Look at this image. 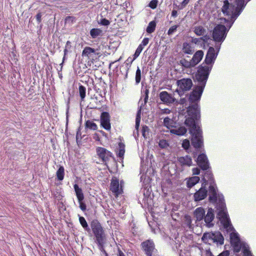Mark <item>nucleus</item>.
Here are the masks:
<instances>
[{
	"label": "nucleus",
	"mask_w": 256,
	"mask_h": 256,
	"mask_svg": "<svg viewBox=\"0 0 256 256\" xmlns=\"http://www.w3.org/2000/svg\"><path fill=\"white\" fill-rule=\"evenodd\" d=\"M194 32L197 36H203L206 32V30L202 26H196L194 28Z\"/></svg>",
	"instance_id": "nucleus-32"
},
{
	"label": "nucleus",
	"mask_w": 256,
	"mask_h": 256,
	"mask_svg": "<svg viewBox=\"0 0 256 256\" xmlns=\"http://www.w3.org/2000/svg\"><path fill=\"white\" fill-rule=\"evenodd\" d=\"M208 195V190L205 188L204 183L202 184V188L194 194V199L196 202L202 200L204 199Z\"/></svg>",
	"instance_id": "nucleus-16"
},
{
	"label": "nucleus",
	"mask_w": 256,
	"mask_h": 256,
	"mask_svg": "<svg viewBox=\"0 0 256 256\" xmlns=\"http://www.w3.org/2000/svg\"><path fill=\"white\" fill-rule=\"evenodd\" d=\"M170 231L171 233L170 236H172L173 238L176 239V228L175 226L173 224H171L170 228Z\"/></svg>",
	"instance_id": "nucleus-38"
},
{
	"label": "nucleus",
	"mask_w": 256,
	"mask_h": 256,
	"mask_svg": "<svg viewBox=\"0 0 256 256\" xmlns=\"http://www.w3.org/2000/svg\"><path fill=\"white\" fill-rule=\"evenodd\" d=\"M79 222L81 224V226H82V228L86 231L88 232L90 230V228L88 227V223L85 220L84 218L82 216H80L79 217Z\"/></svg>",
	"instance_id": "nucleus-34"
},
{
	"label": "nucleus",
	"mask_w": 256,
	"mask_h": 256,
	"mask_svg": "<svg viewBox=\"0 0 256 256\" xmlns=\"http://www.w3.org/2000/svg\"><path fill=\"white\" fill-rule=\"evenodd\" d=\"M246 3L244 0H236V8L238 12L237 14H236V16H238L240 14L244 6H246Z\"/></svg>",
	"instance_id": "nucleus-25"
},
{
	"label": "nucleus",
	"mask_w": 256,
	"mask_h": 256,
	"mask_svg": "<svg viewBox=\"0 0 256 256\" xmlns=\"http://www.w3.org/2000/svg\"><path fill=\"white\" fill-rule=\"evenodd\" d=\"M144 96H148V94H149V90H148V89H146L144 92Z\"/></svg>",
	"instance_id": "nucleus-59"
},
{
	"label": "nucleus",
	"mask_w": 256,
	"mask_h": 256,
	"mask_svg": "<svg viewBox=\"0 0 256 256\" xmlns=\"http://www.w3.org/2000/svg\"><path fill=\"white\" fill-rule=\"evenodd\" d=\"M170 132L174 134H176V129H172V130H170Z\"/></svg>",
	"instance_id": "nucleus-60"
},
{
	"label": "nucleus",
	"mask_w": 256,
	"mask_h": 256,
	"mask_svg": "<svg viewBox=\"0 0 256 256\" xmlns=\"http://www.w3.org/2000/svg\"><path fill=\"white\" fill-rule=\"evenodd\" d=\"M214 210L212 208H208L206 216H204V222L206 224V226L210 228L214 226L212 221L214 219Z\"/></svg>",
	"instance_id": "nucleus-17"
},
{
	"label": "nucleus",
	"mask_w": 256,
	"mask_h": 256,
	"mask_svg": "<svg viewBox=\"0 0 256 256\" xmlns=\"http://www.w3.org/2000/svg\"><path fill=\"white\" fill-rule=\"evenodd\" d=\"M203 180L204 183L209 182V200L212 202H216V208L218 205L220 203V198H222V202H224V198L222 195H220L217 193V187L214 182L213 176L210 170L206 171L204 175ZM206 184H204L206 186Z\"/></svg>",
	"instance_id": "nucleus-3"
},
{
	"label": "nucleus",
	"mask_w": 256,
	"mask_h": 256,
	"mask_svg": "<svg viewBox=\"0 0 256 256\" xmlns=\"http://www.w3.org/2000/svg\"><path fill=\"white\" fill-rule=\"evenodd\" d=\"M148 96H144V102L145 104H146L148 102Z\"/></svg>",
	"instance_id": "nucleus-57"
},
{
	"label": "nucleus",
	"mask_w": 256,
	"mask_h": 256,
	"mask_svg": "<svg viewBox=\"0 0 256 256\" xmlns=\"http://www.w3.org/2000/svg\"><path fill=\"white\" fill-rule=\"evenodd\" d=\"M149 40V38H144L140 45L144 48L148 44Z\"/></svg>",
	"instance_id": "nucleus-47"
},
{
	"label": "nucleus",
	"mask_w": 256,
	"mask_h": 256,
	"mask_svg": "<svg viewBox=\"0 0 256 256\" xmlns=\"http://www.w3.org/2000/svg\"><path fill=\"white\" fill-rule=\"evenodd\" d=\"M56 176L58 180L62 181L64 180V166H60L56 172Z\"/></svg>",
	"instance_id": "nucleus-28"
},
{
	"label": "nucleus",
	"mask_w": 256,
	"mask_h": 256,
	"mask_svg": "<svg viewBox=\"0 0 256 256\" xmlns=\"http://www.w3.org/2000/svg\"><path fill=\"white\" fill-rule=\"evenodd\" d=\"M172 16H176V10H174V8L172 12Z\"/></svg>",
	"instance_id": "nucleus-56"
},
{
	"label": "nucleus",
	"mask_w": 256,
	"mask_h": 256,
	"mask_svg": "<svg viewBox=\"0 0 256 256\" xmlns=\"http://www.w3.org/2000/svg\"><path fill=\"white\" fill-rule=\"evenodd\" d=\"M178 160L182 166H190L192 164V158L188 156L180 157Z\"/></svg>",
	"instance_id": "nucleus-20"
},
{
	"label": "nucleus",
	"mask_w": 256,
	"mask_h": 256,
	"mask_svg": "<svg viewBox=\"0 0 256 256\" xmlns=\"http://www.w3.org/2000/svg\"><path fill=\"white\" fill-rule=\"evenodd\" d=\"M230 252L228 250H225L221 252L218 256H229Z\"/></svg>",
	"instance_id": "nucleus-50"
},
{
	"label": "nucleus",
	"mask_w": 256,
	"mask_h": 256,
	"mask_svg": "<svg viewBox=\"0 0 256 256\" xmlns=\"http://www.w3.org/2000/svg\"><path fill=\"white\" fill-rule=\"evenodd\" d=\"M158 145L162 148H166L168 146V144L166 140H160L159 142Z\"/></svg>",
	"instance_id": "nucleus-40"
},
{
	"label": "nucleus",
	"mask_w": 256,
	"mask_h": 256,
	"mask_svg": "<svg viewBox=\"0 0 256 256\" xmlns=\"http://www.w3.org/2000/svg\"><path fill=\"white\" fill-rule=\"evenodd\" d=\"M100 126L104 130L109 131L111 129L110 116L108 112H102L100 116Z\"/></svg>",
	"instance_id": "nucleus-13"
},
{
	"label": "nucleus",
	"mask_w": 256,
	"mask_h": 256,
	"mask_svg": "<svg viewBox=\"0 0 256 256\" xmlns=\"http://www.w3.org/2000/svg\"><path fill=\"white\" fill-rule=\"evenodd\" d=\"M197 164L202 170H207L209 168V163L206 154H202L197 158Z\"/></svg>",
	"instance_id": "nucleus-15"
},
{
	"label": "nucleus",
	"mask_w": 256,
	"mask_h": 256,
	"mask_svg": "<svg viewBox=\"0 0 256 256\" xmlns=\"http://www.w3.org/2000/svg\"><path fill=\"white\" fill-rule=\"evenodd\" d=\"M68 52V50L66 48H64V56Z\"/></svg>",
	"instance_id": "nucleus-61"
},
{
	"label": "nucleus",
	"mask_w": 256,
	"mask_h": 256,
	"mask_svg": "<svg viewBox=\"0 0 256 256\" xmlns=\"http://www.w3.org/2000/svg\"><path fill=\"white\" fill-rule=\"evenodd\" d=\"M176 30V25L175 26H171L168 32V36H170L171 34H172Z\"/></svg>",
	"instance_id": "nucleus-46"
},
{
	"label": "nucleus",
	"mask_w": 256,
	"mask_h": 256,
	"mask_svg": "<svg viewBox=\"0 0 256 256\" xmlns=\"http://www.w3.org/2000/svg\"><path fill=\"white\" fill-rule=\"evenodd\" d=\"M205 214V211L202 208L200 207L196 209L194 212V215L197 220H201L203 219Z\"/></svg>",
	"instance_id": "nucleus-24"
},
{
	"label": "nucleus",
	"mask_w": 256,
	"mask_h": 256,
	"mask_svg": "<svg viewBox=\"0 0 256 256\" xmlns=\"http://www.w3.org/2000/svg\"><path fill=\"white\" fill-rule=\"evenodd\" d=\"M141 80V71L139 68H138L136 74V82L138 84Z\"/></svg>",
	"instance_id": "nucleus-37"
},
{
	"label": "nucleus",
	"mask_w": 256,
	"mask_h": 256,
	"mask_svg": "<svg viewBox=\"0 0 256 256\" xmlns=\"http://www.w3.org/2000/svg\"><path fill=\"white\" fill-rule=\"evenodd\" d=\"M42 13L40 12L37 14L36 15V19L38 23L42 22Z\"/></svg>",
	"instance_id": "nucleus-49"
},
{
	"label": "nucleus",
	"mask_w": 256,
	"mask_h": 256,
	"mask_svg": "<svg viewBox=\"0 0 256 256\" xmlns=\"http://www.w3.org/2000/svg\"><path fill=\"white\" fill-rule=\"evenodd\" d=\"M220 203L218 205L217 217L223 225L224 228L230 233V238L234 251L238 252L242 250L244 256H253L250 250L249 246L246 244L242 243L240 239L238 234L234 232L230 219L228 214L225 202H222V198H220Z\"/></svg>",
	"instance_id": "nucleus-2"
},
{
	"label": "nucleus",
	"mask_w": 256,
	"mask_h": 256,
	"mask_svg": "<svg viewBox=\"0 0 256 256\" xmlns=\"http://www.w3.org/2000/svg\"><path fill=\"white\" fill-rule=\"evenodd\" d=\"M100 47L94 48L90 46H86L82 54V56L88 60L87 64L90 66L95 62H98L100 58L103 56V53L100 52Z\"/></svg>",
	"instance_id": "nucleus-5"
},
{
	"label": "nucleus",
	"mask_w": 256,
	"mask_h": 256,
	"mask_svg": "<svg viewBox=\"0 0 256 256\" xmlns=\"http://www.w3.org/2000/svg\"><path fill=\"white\" fill-rule=\"evenodd\" d=\"M144 48L141 46L139 45L136 48L134 54V58L133 59L130 61L131 62H132L134 60H136L140 54L142 52V50H143Z\"/></svg>",
	"instance_id": "nucleus-35"
},
{
	"label": "nucleus",
	"mask_w": 256,
	"mask_h": 256,
	"mask_svg": "<svg viewBox=\"0 0 256 256\" xmlns=\"http://www.w3.org/2000/svg\"><path fill=\"white\" fill-rule=\"evenodd\" d=\"M156 21L152 20L149 22L148 26L146 28V32L148 34H152L154 32L156 28Z\"/></svg>",
	"instance_id": "nucleus-30"
},
{
	"label": "nucleus",
	"mask_w": 256,
	"mask_h": 256,
	"mask_svg": "<svg viewBox=\"0 0 256 256\" xmlns=\"http://www.w3.org/2000/svg\"><path fill=\"white\" fill-rule=\"evenodd\" d=\"M140 118L138 117V116H137L136 119V128H138L140 126Z\"/></svg>",
	"instance_id": "nucleus-51"
},
{
	"label": "nucleus",
	"mask_w": 256,
	"mask_h": 256,
	"mask_svg": "<svg viewBox=\"0 0 256 256\" xmlns=\"http://www.w3.org/2000/svg\"><path fill=\"white\" fill-rule=\"evenodd\" d=\"M192 172H193V174H200V169L198 168H194L192 169Z\"/></svg>",
	"instance_id": "nucleus-54"
},
{
	"label": "nucleus",
	"mask_w": 256,
	"mask_h": 256,
	"mask_svg": "<svg viewBox=\"0 0 256 256\" xmlns=\"http://www.w3.org/2000/svg\"><path fill=\"white\" fill-rule=\"evenodd\" d=\"M202 240L210 244L212 243H216L217 244L222 245L224 244V238L220 232H216L204 233L202 237Z\"/></svg>",
	"instance_id": "nucleus-7"
},
{
	"label": "nucleus",
	"mask_w": 256,
	"mask_h": 256,
	"mask_svg": "<svg viewBox=\"0 0 256 256\" xmlns=\"http://www.w3.org/2000/svg\"><path fill=\"white\" fill-rule=\"evenodd\" d=\"M203 56L204 52L202 50H198L195 53L191 60L193 66H195L201 60Z\"/></svg>",
	"instance_id": "nucleus-19"
},
{
	"label": "nucleus",
	"mask_w": 256,
	"mask_h": 256,
	"mask_svg": "<svg viewBox=\"0 0 256 256\" xmlns=\"http://www.w3.org/2000/svg\"><path fill=\"white\" fill-rule=\"evenodd\" d=\"M125 153V150H118L117 153V156L120 158H123Z\"/></svg>",
	"instance_id": "nucleus-48"
},
{
	"label": "nucleus",
	"mask_w": 256,
	"mask_h": 256,
	"mask_svg": "<svg viewBox=\"0 0 256 256\" xmlns=\"http://www.w3.org/2000/svg\"><path fill=\"white\" fill-rule=\"evenodd\" d=\"M141 245L146 254L147 256H152V252L155 248L154 242L148 240L142 242Z\"/></svg>",
	"instance_id": "nucleus-14"
},
{
	"label": "nucleus",
	"mask_w": 256,
	"mask_h": 256,
	"mask_svg": "<svg viewBox=\"0 0 256 256\" xmlns=\"http://www.w3.org/2000/svg\"><path fill=\"white\" fill-rule=\"evenodd\" d=\"M117 256H125L124 254L122 252V250L120 248H118Z\"/></svg>",
	"instance_id": "nucleus-53"
},
{
	"label": "nucleus",
	"mask_w": 256,
	"mask_h": 256,
	"mask_svg": "<svg viewBox=\"0 0 256 256\" xmlns=\"http://www.w3.org/2000/svg\"><path fill=\"white\" fill-rule=\"evenodd\" d=\"M72 18V16H67V17L66 18V20H68V19H70V18Z\"/></svg>",
	"instance_id": "nucleus-63"
},
{
	"label": "nucleus",
	"mask_w": 256,
	"mask_h": 256,
	"mask_svg": "<svg viewBox=\"0 0 256 256\" xmlns=\"http://www.w3.org/2000/svg\"><path fill=\"white\" fill-rule=\"evenodd\" d=\"M100 24L102 26H107L110 24V22L108 20L104 18L100 20Z\"/></svg>",
	"instance_id": "nucleus-44"
},
{
	"label": "nucleus",
	"mask_w": 256,
	"mask_h": 256,
	"mask_svg": "<svg viewBox=\"0 0 256 256\" xmlns=\"http://www.w3.org/2000/svg\"><path fill=\"white\" fill-rule=\"evenodd\" d=\"M132 60H131V58H128V60H127V61H128V62H130V63H132V62H130V61H131Z\"/></svg>",
	"instance_id": "nucleus-64"
},
{
	"label": "nucleus",
	"mask_w": 256,
	"mask_h": 256,
	"mask_svg": "<svg viewBox=\"0 0 256 256\" xmlns=\"http://www.w3.org/2000/svg\"><path fill=\"white\" fill-rule=\"evenodd\" d=\"M118 150H125V145L123 142L118 143Z\"/></svg>",
	"instance_id": "nucleus-52"
},
{
	"label": "nucleus",
	"mask_w": 256,
	"mask_h": 256,
	"mask_svg": "<svg viewBox=\"0 0 256 256\" xmlns=\"http://www.w3.org/2000/svg\"><path fill=\"white\" fill-rule=\"evenodd\" d=\"M124 185V182L123 180H121L120 182L118 178L116 176L112 178L110 183V190L116 198H118L123 194Z\"/></svg>",
	"instance_id": "nucleus-8"
},
{
	"label": "nucleus",
	"mask_w": 256,
	"mask_h": 256,
	"mask_svg": "<svg viewBox=\"0 0 256 256\" xmlns=\"http://www.w3.org/2000/svg\"><path fill=\"white\" fill-rule=\"evenodd\" d=\"M206 256H214L212 254L211 252L207 251L206 252Z\"/></svg>",
	"instance_id": "nucleus-58"
},
{
	"label": "nucleus",
	"mask_w": 256,
	"mask_h": 256,
	"mask_svg": "<svg viewBox=\"0 0 256 256\" xmlns=\"http://www.w3.org/2000/svg\"><path fill=\"white\" fill-rule=\"evenodd\" d=\"M90 225L92 233L96 238V243L101 250H104V244L106 240V234L104 228L96 219L93 220Z\"/></svg>",
	"instance_id": "nucleus-4"
},
{
	"label": "nucleus",
	"mask_w": 256,
	"mask_h": 256,
	"mask_svg": "<svg viewBox=\"0 0 256 256\" xmlns=\"http://www.w3.org/2000/svg\"><path fill=\"white\" fill-rule=\"evenodd\" d=\"M85 126L86 128L94 130H96L98 128V126L96 124L90 120H88L86 122Z\"/></svg>",
	"instance_id": "nucleus-33"
},
{
	"label": "nucleus",
	"mask_w": 256,
	"mask_h": 256,
	"mask_svg": "<svg viewBox=\"0 0 256 256\" xmlns=\"http://www.w3.org/2000/svg\"><path fill=\"white\" fill-rule=\"evenodd\" d=\"M191 223L192 220L190 216L188 215H186L184 216L182 224V226L186 230H188V229L191 228Z\"/></svg>",
	"instance_id": "nucleus-26"
},
{
	"label": "nucleus",
	"mask_w": 256,
	"mask_h": 256,
	"mask_svg": "<svg viewBox=\"0 0 256 256\" xmlns=\"http://www.w3.org/2000/svg\"><path fill=\"white\" fill-rule=\"evenodd\" d=\"M189 146H190V141L187 139L184 140V141L182 143V147L184 150H186L188 148Z\"/></svg>",
	"instance_id": "nucleus-43"
},
{
	"label": "nucleus",
	"mask_w": 256,
	"mask_h": 256,
	"mask_svg": "<svg viewBox=\"0 0 256 256\" xmlns=\"http://www.w3.org/2000/svg\"><path fill=\"white\" fill-rule=\"evenodd\" d=\"M70 41H67L66 43V47L68 46V45H70Z\"/></svg>",
	"instance_id": "nucleus-62"
},
{
	"label": "nucleus",
	"mask_w": 256,
	"mask_h": 256,
	"mask_svg": "<svg viewBox=\"0 0 256 256\" xmlns=\"http://www.w3.org/2000/svg\"><path fill=\"white\" fill-rule=\"evenodd\" d=\"M212 66H201L196 75V80L199 82L188 97L189 106H187L186 98H181L179 104L184 106L185 109L179 107L178 116L185 115V124L189 128L192 134V143L196 148H201L203 146L202 131L198 126L200 119V108L198 103L200 101L204 89L205 87Z\"/></svg>",
	"instance_id": "nucleus-1"
},
{
	"label": "nucleus",
	"mask_w": 256,
	"mask_h": 256,
	"mask_svg": "<svg viewBox=\"0 0 256 256\" xmlns=\"http://www.w3.org/2000/svg\"><path fill=\"white\" fill-rule=\"evenodd\" d=\"M216 48L217 50L216 52L213 47H210L208 48L205 58V62L206 64H212L214 63L220 49V45L216 46Z\"/></svg>",
	"instance_id": "nucleus-12"
},
{
	"label": "nucleus",
	"mask_w": 256,
	"mask_h": 256,
	"mask_svg": "<svg viewBox=\"0 0 256 256\" xmlns=\"http://www.w3.org/2000/svg\"><path fill=\"white\" fill-rule=\"evenodd\" d=\"M158 0H152L149 3L148 6L152 9H154L156 8L158 4Z\"/></svg>",
	"instance_id": "nucleus-42"
},
{
	"label": "nucleus",
	"mask_w": 256,
	"mask_h": 256,
	"mask_svg": "<svg viewBox=\"0 0 256 256\" xmlns=\"http://www.w3.org/2000/svg\"><path fill=\"white\" fill-rule=\"evenodd\" d=\"M186 132L187 130L184 126H180L177 128V136L184 135Z\"/></svg>",
	"instance_id": "nucleus-36"
},
{
	"label": "nucleus",
	"mask_w": 256,
	"mask_h": 256,
	"mask_svg": "<svg viewBox=\"0 0 256 256\" xmlns=\"http://www.w3.org/2000/svg\"><path fill=\"white\" fill-rule=\"evenodd\" d=\"M182 50L186 54H192L194 52V48L192 46V44L184 42L182 45Z\"/></svg>",
	"instance_id": "nucleus-21"
},
{
	"label": "nucleus",
	"mask_w": 256,
	"mask_h": 256,
	"mask_svg": "<svg viewBox=\"0 0 256 256\" xmlns=\"http://www.w3.org/2000/svg\"><path fill=\"white\" fill-rule=\"evenodd\" d=\"M78 92L80 97V101H84L86 96V88L84 86L80 84L78 86Z\"/></svg>",
	"instance_id": "nucleus-31"
},
{
	"label": "nucleus",
	"mask_w": 256,
	"mask_h": 256,
	"mask_svg": "<svg viewBox=\"0 0 256 256\" xmlns=\"http://www.w3.org/2000/svg\"><path fill=\"white\" fill-rule=\"evenodd\" d=\"M74 188L78 201H83L84 200V194L82 189L80 188L77 184H74Z\"/></svg>",
	"instance_id": "nucleus-23"
},
{
	"label": "nucleus",
	"mask_w": 256,
	"mask_h": 256,
	"mask_svg": "<svg viewBox=\"0 0 256 256\" xmlns=\"http://www.w3.org/2000/svg\"><path fill=\"white\" fill-rule=\"evenodd\" d=\"M172 122V120L168 117L164 118V125L168 128H170V127H174L173 126L171 125Z\"/></svg>",
	"instance_id": "nucleus-39"
},
{
	"label": "nucleus",
	"mask_w": 256,
	"mask_h": 256,
	"mask_svg": "<svg viewBox=\"0 0 256 256\" xmlns=\"http://www.w3.org/2000/svg\"><path fill=\"white\" fill-rule=\"evenodd\" d=\"M178 65H180L185 68H188L193 66L191 60L188 61L184 58L180 60L179 63L177 62V66Z\"/></svg>",
	"instance_id": "nucleus-29"
},
{
	"label": "nucleus",
	"mask_w": 256,
	"mask_h": 256,
	"mask_svg": "<svg viewBox=\"0 0 256 256\" xmlns=\"http://www.w3.org/2000/svg\"><path fill=\"white\" fill-rule=\"evenodd\" d=\"M180 78V76H177V93L182 96L191 89L193 84L190 78Z\"/></svg>",
	"instance_id": "nucleus-6"
},
{
	"label": "nucleus",
	"mask_w": 256,
	"mask_h": 256,
	"mask_svg": "<svg viewBox=\"0 0 256 256\" xmlns=\"http://www.w3.org/2000/svg\"><path fill=\"white\" fill-rule=\"evenodd\" d=\"M80 204V208L84 212L86 209V204L83 201H78Z\"/></svg>",
	"instance_id": "nucleus-45"
},
{
	"label": "nucleus",
	"mask_w": 256,
	"mask_h": 256,
	"mask_svg": "<svg viewBox=\"0 0 256 256\" xmlns=\"http://www.w3.org/2000/svg\"><path fill=\"white\" fill-rule=\"evenodd\" d=\"M96 153L101 161L107 166V163L112 156V152L103 147L98 146L96 148Z\"/></svg>",
	"instance_id": "nucleus-11"
},
{
	"label": "nucleus",
	"mask_w": 256,
	"mask_h": 256,
	"mask_svg": "<svg viewBox=\"0 0 256 256\" xmlns=\"http://www.w3.org/2000/svg\"><path fill=\"white\" fill-rule=\"evenodd\" d=\"M228 31L224 25L218 24L215 26L212 32V38L216 42H222Z\"/></svg>",
	"instance_id": "nucleus-9"
},
{
	"label": "nucleus",
	"mask_w": 256,
	"mask_h": 256,
	"mask_svg": "<svg viewBox=\"0 0 256 256\" xmlns=\"http://www.w3.org/2000/svg\"><path fill=\"white\" fill-rule=\"evenodd\" d=\"M90 34L92 38H96L102 36V30L99 28H93L90 30Z\"/></svg>",
	"instance_id": "nucleus-22"
},
{
	"label": "nucleus",
	"mask_w": 256,
	"mask_h": 256,
	"mask_svg": "<svg viewBox=\"0 0 256 256\" xmlns=\"http://www.w3.org/2000/svg\"><path fill=\"white\" fill-rule=\"evenodd\" d=\"M200 178L198 176H194L186 180L187 186L190 188L197 184Z\"/></svg>",
	"instance_id": "nucleus-27"
},
{
	"label": "nucleus",
	"mask_w": 256,
	"mask_h": 256,
	"mask_svg": "<svg viewBox=\"0 0 256 256\" xmlns=\"http://www.w3.org/2000/svg\"><path fill=\"white\" fill-rule=\"evenodd\" d=\"M176 216V214L174 213V209L172 208V213H171V216L174 221L176 220V218H175Z\"/></svg>",
	"instance_id": "nucleus-55"
},
{
	"label": "nucleus",
	"mask_w": 256,
	"mask_h": 256,
	"mask_svg": "<svg viewBox=\"0 0 256 256\" xmlns=\"http://www.w3.org/2000/svg\"><path fill=\"white\" fill-rule=\"evenodd\" d=\"M190 0H184L178 6H177V8L182 9L188 4Z\"/></svg>",
	"instance_id": "nucleus-41"
},
{
	"label": "nucleus",
	"mask_w": 256,
	"mask_h": 256,
	"mask_svg": "<svg viewBox=\"0 0 256 256\" xmlns=\"http://www.w3.org/2000/svg\"><path fill=\"white\" fill-rule=\"evenodd\" d=\"M222 12L224 14L231 16V20L233 22L238 18L236 16L237 10L236 6L232 4H230L228 0H226L224 2V5L222 7Z\"/></svg>",
	"instance_id": "nucleus-10"
},
{
	"label": "nucleus",
	"mask_w": 256,
	"mask_h": 256,
	"mask_svg": "<svg viewBox=\"0 0 256 256\" xmlns=\"http://www.w3.org/2000/svg\"><path fill=\"white\" fill-rule=\"evenodd\" d=\"M160 100L164 103H172L174 100L173 98L166 91L160 92Z\"/></svg>",
	"instance_id": "nucleus-18"
}]
</instances>
